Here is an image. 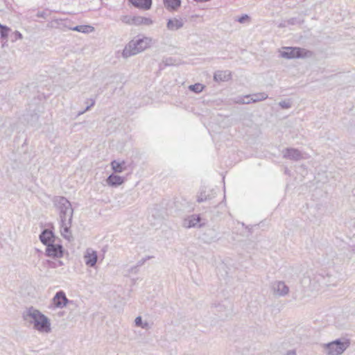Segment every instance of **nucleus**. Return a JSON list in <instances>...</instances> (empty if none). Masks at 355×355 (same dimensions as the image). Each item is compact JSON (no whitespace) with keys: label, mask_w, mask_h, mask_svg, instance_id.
<instances>
[{"label":"nucleus","mask_w":355,"mask_h":355,"mask_svg":"<svg viewBox=\"0 0 355 355\" xmlns=\"http://www.w3.org/2000/svg\"><path fill=\"white\" fill-rule=\"evenodd\" d=\"M23 318L24 320L33 324L34 329L40 332L49 333L51 330L50 320L33 306L24 313Z\"/></svg>","instance_id":"nucleus-1"},{"label":"nucleus","mask_w":355,"mask_h":355,"mask_svg":"<svg viewBox=\"0 0 355 355\" xmlns=\"http://www.w3.org/2000/svg\"><path fill=\"white\" fill-rule=\"evenodd\" d=\"M153 39L149 37H143L137 40H132L125 46L122 56L128 58L144 51L150 47Z\"/></svg>","instance_id":"nucleus-2"},{"label":"nucleus","mask_w":355,"mask_h":355,"mask_svg":"<svg viewBox=\"0 0 355 355\" xmlns=\"http://www.w3.org/2000/svg\"><path fill=\"white\" fill-rule=\"evenodd\" d=\"M53 202L59 211L60 221L67 220L68 218L72 220L73 209L71 202L65 197L55 196Z\"/></svg>","instance_id":"nucleus-3"},{"label":"nucleus","mask_w":355,"mask_h":355,"mask_svg":"<svg viewBox=\"0 0 355 355\" xmlns=\"http://www.w3.org/2000/svg\"><path fill=\"white\" fill-rule=\"evenodd\" d=\"M349 340L341 341L340 339H336L331 343L324 345V349L327 355H340L349 346Z\"/></svg>","instance_id":"nucleus-4"},{"label":"nucleus","mask_w":355,"mask_h":355,"mask_svg":"<svg viewBox=\"0 0 355 355\" xmlns=\"http://www.w3.org/2000/svg\"><path fill=\"white\" fill-rule=\"evenodd\" d=\"M227 303V301L223 303H214L211 307L212 313L216 315L220 320H225L232 313L231 306L230 304L228 305L226 304Z\"/></svg>","instance_id":"nucleus-5"},{"label":"nucleus","mask_w":355,"mask_h":355,"mask_svg":"<svg viewBox=\"0 0 355 355\" xmlns=\"http://www.w3.org/2000/svg\"><path fill=\"white\" fill-rule=\"evenodd\" d=\"M306 50L300 47H286L282 53V56L287 59L303 58L306 54Z\"/></svg>","instance_id":"nucleus-6"},{"label":"nucleus","mask_w":355,"mask_h":355,"mask_svg":"<svg viewBox=\"0 0 355 355\" xmlns=\"http://www.w3.org/2000/svg\"><path fill=\"white\" fill-rule=\"evenodd\" d=\"M71 303H73V301L67 299L65 293L63 291H60L57 292L53 297L51 306H53L54 308L62 309L66 306L67 304Z\"/></svg>","instance_id":"nucleus-7"},{"label":"nucleus","mask_w":355,"mask_h":355,"mask_svg":"<svg viewBox=\"0 0 355 355\" xmlns=\"http://www.w3.org/2000/svg\"><path fill=\"white\" fill-rule=\"evenodd\" d=\"M64 250L60 244H55L53 243L47 245L46 248V255L53 258H60L63 256Z\"/></svg>","instance_id":"nucleus-8"},{"label":"nucleus","mask_w":355,"mask_h":355,"mask_svg":"<svg viewBox=\"0 0 355 355\" xmlns=\"http://www.w3.org/2000/svg\"><path fill=\"white\" fill-rule=\"evenodd\" d=\"M283 157L284 159L299 161L304 159L302 153L300 150L294 148H286L283 150Z\"/></svg>","instance_id":"nucleus-9"},{"label":"nucleus","mask_w":355,"mask_h":355,"mask_svg":"<svg viewBox=\"0 0 355 355\" xmlns=\"http://www.w3.org/2000/svg\"><path fill=\"white\" fill-rule=\"evenodd\" d=\"M273 293L278 296H285L289 292V288L282 281H275L272 284Z\"/></svg>","instance_id":"nucleus-10"},{"label":"nucleus","mask_w":355,"mask_h":355,"mask_svg":"<svg viewBox=\"0 0 355 355\" xmlns=\"http://www.w3.org/2000/svg\"><path fill=\"white\" fill-rule=\"evenodd\" d=\"M201 218L199 215H191L184 218L182 226L185 228L201 227L202 224L200 223Z\"/></svg>","instance_id":"nucleus-11"},{"label":"nucleus","mask_w":355,"mask_h":355,"mask_svg":"<svg viewBox=\"0 0 355 355\" xmlns=\"http://www.w3.org/2000/svg\"><path fill=\"white\" fill-rule=\"evenodd\" d=\"M40 240L47 246L54 242V234L52 231L49 229H44L40 234Z\"/></svg>","instance_id":"nucleus-12"},{"label":"nucleus","mask_w":355,"mask_h":355,"mask_svg":"<svg viewBox=\"0 0 355 355\" xmlns=\"http://www.w3.org/2000/svg\"><path fill=\"white\" fill-rule=\"evenodd\" d=\"M97 253L94 250H87L84 256L85 264L89 267L95 266L97 262Z\"/></svg>","instance_id":"nucleus-13"},{"label":"nucleus","mask_w":355,"mask_h":355,"mask_svg":"<svg viewBox=\"0 0 355 355\" xmlns=\"http://www.w3.org/2000/svg\"><path fill=\"white\" fill-rule=\"evenodd\" d=\"M125 180V178L112 173L107 177L106 182L110 187H116L121 185Z\"/></svg>","instance_id":"nucleus-14"},{"label":"nucleus","mask_w":355,"mask_h":355,"mask_svg":"<svg viewBox=\"0 0 355 355\" xmlns=\"http://www.w3.org/2000/svg\"><path fill=\"white\" fill-rule=\"evenodd\" d=\"M71 221L72 220L70 218H68V220L65 221H60L61 234L68 241H70L71 238V235L69 232Z\"/></svg>","instance_id":"nucleus-15"},{"label":"nucleus","mask_w":355,"mask_h":355,"mask_svg":"<svg viewBox=\"0 0 355 355\" xmlns=\"http://www.w3.org/2000/svg\"><path fill=\"white\" fill-rule=\"evenodd\" d=\"M184 26V21L182 19L172 18L169 19L166 23V27L169 31H175L180 29Z\"/></svg>","instance_id":"nucleus-16"},{"label":"nucleus","mask_w":355,"mask_h":355,"mask_svg":"<svg viewBox=\"0 0 355 355\" xmlns=\"http://www.w3.org/2000/svg\"><path fill=\"white\" fill-rule=\"evenodd\" d=\"M137 8L148 10L151 8L152 0H128Z\"/></svg>","instance_id":"nucleus-17"},{"label":"nucleus","mask_w":355,"mask_h":355,"mask_svg":"<svg viewBox=\"0 0 355 355\" xmlns=\"http://www.w3.org/2000/svg\"><path fill=\"white\" fill-rule=\"evenodd\" d=\"M232 74L231 72L228 70L225 71H217L214 73V80L216 82H224L228 81L231 79Z\"/></svg>","instance_id":"nucleus-18"},{"label":"nucleus","mask_w":355,"mask_h":355,"mask_svg":"<svg viewBox=\"0 0 355 355\" xmlns=\"http://www.w3.org/2000/svg\"><path fill=\"white\" fill-rule=\"evenodd\" d=\"M181 0H163L164 7L169 11H176L181 6Z\"/></svg>","instance_id":"nucleus-19"},{"label":"nucleus","mask_w":355,"mask_h":355,"mask_svg":"<svg viewBox=\"0 0 355 355\" xmlns=\"http://www.w3.org/2000/svg\"><path fill=\"white\" fill-rule=\"evenodd\" d=\"M112 169L115 173H121L126 169V163L125 161L119 162L113 160L111 162Z\"/></svg>","instance_id":"nucleus-20"},{"label":"nucleus","mask_w":355,"mask_h":355,"mask_svg":"<svg viewBox=\"0 0 355 355\" xmlns=\"http://www.w3.org/2000/svg\"><path fill=\"white\" fill-rule=\"evenodd\" d=\"M132 21L134 25H146L149 26L153 24V20L150 18L145 17H141V16H135L132 17Z\"/></svg>","instance_id":"nucleus-21"},{"label":"nucleus","mask_w":355,"mask_h":355,"mask_svg":"<svg viewBox=\"0 0 355 355\" xmlns=\"http://www.w3.org/2000/svg\"><path fill=\"white\" fill-rule=\"evenodd\" d=\"M268 94L265 92L256 93L251 95L245 96V98H250L251 103H257L267 99Z\"/></svg>","instance_id":"nucleus-22"},{"label":"nucleus","mask_w":355,"mask_h":355,"mask_svg":"<svg viewBox=\"0 0 355 355\" xmlns=\"http://www.w3.org/2000/svg\"><path fill=\"white\" fill-rule=\"evenodd\" d=\"M71 30L83 33H89L94 31V28L89 25H80L71 28Z\"/></svg>","instance_id":"nucleus-23"},{"label":"nucleus","mask_w":355,"mask_h":355,"mask_svg":"<svg viewBox=\"0 0 355 355\" xmlns=\"http://www.w3.org/2000/svg\"><path fill=\"white\" fill-rule=\"evenodd\" d=\"M10 31L9 27L0 24V37L2 42H7V38Z\"/></svg>","instance_id":"nucleus-24"},{"label":"nucleus","mask_w":355,"mask_h":355,"mask_svg":"<svg viewBox=\"0 0 355 355\" xmlns=\"http://www.w3.org/2000/svg\"><path fill=\"white\" fill-rule=\"evenodd\" d=\"M153 258V256H146V257L141 259V260L138 261L137 263V265L131 268V271L134 272H137V268L138 267H140L143 266L145 262L150 259Z\"/></svg>","instance_id":"nucleus-25"},{"label":"nucleus","mask_w":355,"mask_h":355,"mask_svg":"<svg viewBox=\"0 0 355 355\" xmlns=\"http://www.w3.org/2000/svg\"><path fill=\"white\" fill-rule=\"evenodd\" d=\"M204 87H205V86L202 84L196 83L194 85H190L189 87V89L190 91L193 92L196 94H198L203 90Z\"/></svg>","instance_id":"nucleus-26"},{"label":"nucleus","mask_w":355,"mask_h":355,"mask_svg":"<svg viewBox=\"0 0 355 355\" xmlns=\"http://www.w3.org/2000/svg\"><path fill=\"white\" fill-rule=\"evenodd\" d=\"M47 264L49 268H55L62 266L63 263L61 261H47Z\"/></svg>","instance_id":"nucleus-27"},{"label":"nucleus","mask_w":355,"mask_h":355,"mask_svg":"<svg viewBox=\"0 0 355 355\" xmlns=\"http://www.w3.org/2000/svg\"><path fill=\"white\" fill-rule=\"evenodd\" d=\"M135 325L137 326V327H141L142 328L145 329V328H147L148 326V322H145L144 324H143L142 322V319H141V316H138L135 318Z\"/></svg>","instance_id":"nucleus-28"},{"label":"nucleus","mask_w":355,"mask_h":355,"mask_svg":"<svg viewBox=\"0 0 355 355\" xmlns=\"http://www.w3.org/2000/svg\"><path fill=\"white\" fill-rule=\"evenodd\" d=\"M279 105L282 109H288L291 107L292 103L290 100L282 101L279 103Z\"/></svg>","instance_id":"nucleus-29"},{"label":"nucleus","mask_w":355,"mask_h":355,"mask_svg":"<svg viewBox=\"0 0 355 355\" xmlns=\"http://www.w3.org/2000/svg\"><path fill=\"white\" fill-rule=\"evenodd\" d=\"M211 199L210 196L209 195H206L205 193L201 192L199 196H198L197 201L198 202H202L204 201H206L207 200Z\"/></svg>","instance_id":"nucleus-30"},{"label":"nucleus","mask_w":355,"mask_h":355,"mask_svg":"<svg viewBox=\"0 0 355 355\" xmlns=\"http://www.w3.org/2000/svg\"><path fill=\"white\" fill-rule=\"evenodd\" d=\"M236 103L239 104H250L251 103V101L250 98H245V96L239 97L236 101Z\"/></svg>","instance_id":"nucleus-31"},{"label":"nucleus","mask_w":355,"mask_h":355,"mask_svg":"<svg viewBox=\"0 0 355 355\" xmlns=\"http://www.w3.org/2000/svg\"><path fill=\"white\" fill-rule=\"evenodd\" d=\"M10 37L12 42H15L17 40L21 39L22 35L20 32L15 31Z\"/></svg>","instance_id":"nucleus-32"},{"label":"nucleus","mask_w":355,"mask_h":355,"mask_svg":"<svg viewBox=\"0 0 355 355\" xmlns=\"http://www.w3.org/2000/svg\"><path fill=\"white\" fill-rule=\"evenodd\" d=\"M36 15L38 17L46 19L50 15V12L49 10L38 11Z\"/></svg>","instance_id":"nucleus-33"},{"label":"nucleus","mask_w":355,"mask_h":355,"mask_svg":"<svg viewBox=\"0 0 355 355\" xmlns=\"http://www.w3.org/2000/svg\"><path fill=\"white\" fill-rule=\"evenodd\" d=\"M87 101H92V103H90L89 105H87L84 110L79 112L78 115H81V114H84L85 112L89 110L90 108L94 105V104H95L94 99L90 98V99H88Z\"/></svg>","instance_id":"nucleus-34"},{"label":"nucleus","mask_w":355,"mask_h":355,"mask_svg":"<svg viewBox=\"0 0 355 355\" xmlns=\"http://www.w3.org/2000/svg\"><path fill=\"white\" fill-rule=\"evenodd\" d=\"M121 21L125 24H133L132 17L130 16H123L121 18Z\"/></svg>","instance_id":"nucleus-35"},{"label":"nucleus","mask_w":355,"mask_h":355,"mask_svg":"<svg viewBox=\"0 0 355 355\" xmlns=\"http://www.w3.org/2000/svg\"><path fill=\"white\" fill-rule=\"evenodd\" d=\"M164 66H172L174 64V60L172 58H166L162 61Z\"/></svg>","instance_id":"nucleus-36"},{"label":"nucleus","mask_w":355,"mask_h":355,"mask_svg":"<svg viewBox=\"0 0 355 355\" xmlns=\"http://www.w3.org/2000/svg\"><path fill=\"white\" fill-rule=\"evenodd\" d=\"M249 20H250V17L248 15H246V14L241 15L237 19V21L239 23H241V24L245 23V22H246L247 21H249Z\"/></svg>","instance_id":"nucleus-37"},{"label":"nucleus","mask_w":355,"mask_h":355,"mask_svg":"<svg viewBox=\"0 0 355 355\" xmlns=\"http://www.w3.org/2000/svg\"><path fill=\"white\" fill-rule=\"evenodd\" d=\"M31 125H33L34 123L37 122V121L39 120V117H40V116H39V114H38L35 113V114H31Z\"/></svg>","instance_id":"nucleus-38"},{"label":"nucleus","mask_w":355,"mask_h":355,"mask_svg":"<svg viewBox=\"0 0 355 355\" xmlns=\"http://www.w3.org/2000/svg\"><path fill=\"white\" fill-rule=\"evenodd\" d=\"M286 355H296V352L295 350H290L287 352Z\"/></svg>","instance_id":"nucleus-39"}]
</instances>
